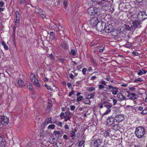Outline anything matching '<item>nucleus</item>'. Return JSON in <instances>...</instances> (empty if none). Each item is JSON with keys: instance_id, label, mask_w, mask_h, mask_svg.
<instances>
[{"instance_id": "nucleus-1", "label": "nucleus", "mask_w": 147, "mask_h": 147, "mask_svg": "<svg viewBox=\"0 0 147 147\" xmlns=\"http://www.w3.org/2000/svg\"><path fill=\"white\" fill-rule=\"evenodd\" d=\"M146 134V129L142 126H139L136 127L135 131L136 136L138 138H141Z\"/></svg>"}, {"instance_id": "nucleus-2", "label": "nucleus", "mask_w": 147, "mask_h": 147, "mask_svg": "<svg viewBox=\"0 0 147 147\" xmlns=\"http://www.w3.org/2000/svg\"><path fill=\"white\" fill-rule=\"evenodd\" d=\"M100 11V9L96 7H89L87 10V13L90 16H94L97 14Z\"/></svg>"}, {"instance_id": "nucleus-3", "label": "nucleus", "mask_w": 147, "mask_h": 147, "mask_svg": "<svg viewBox=\"0 0 147 147\" xmlns=\"http://www.w3.org/2000/svg\"><path fill=\"white\" fill-rule=\"evenodd\" d=\"M34 9L36 15L43 19L46 18L45 14V12L42 10L38 6L34 7Z\"/></svg>"}, {"instance_id": "nucleus-4", "label": "nucleus", "mask_w": 147, "mask_h": 147, "mask_svg": "<svg viewBox=\"0 0 147 147\" xmlns=\"http://www.w3.org/2000/svg\"><path fill=\"white\" fill-rule=\"evenodd\" d=\"M103 135L104 137L105 138H111L114 136L115 133L112 130L109 129L104 131L103 133Z\"/></svg>"}, {"instance_id": "nucleus-5", "label": "nucleus", "mask_w": 147, "mask_h": 147, "mask_svg": "<svg viewBox=\"0 0 147 147\" xmlns=\"http://www.w3.org/2000/svg\"><path fill=\"white\" fill-rule=\"evenodd\" d=\"M106 24L102 21H100L97 23L96 26V29L98 31L101 32L104 30L105 28Z\"/></svg>"}, {"instance_id": "nucleus-6", "label": "nucleus", "mask_w": 147, "mask_h": 147, "mask_svg": "<svg viewBox=\"0 0 147 147\" xmlns=\"http://www.w3.org/2000/svg\"><path fill=\"white\" fill-rule=\"evenodd\" d=\"M9 122V118L7 117L0 115V126L7 125Z\"/></svg>"}, {"instance_id": "nucleus-7", "label": "nucleus", "mask_w": 147, "mask_h": 147, "mask_svg": "<svg viewBox=\"0 0 147 147\" xmlns=\"http://www.w3.org/2000/svg\"><path fill=\"white\" fill-rule=\"evenodd\" d=\"M138 19L141 21H143L147 18V15L144 11H140L138 15Z\"/></svg>"}, {"instance_id": "nucleus-8", "label": "nucleus", "mask_w": 147, "mask_h": 147, "mask_svg": "<svg viewBox=\"0 0 147 147\" xmlns=\"http://www.w3.org/2000/svg\"><path fill=\"white\" fill-rule=\"evenodd\" d=\"M141 22L140 21H136L133 22V25H132V29L131 30L134 31L137 28H140L141 26H140Z\"/></svg>"}, {"instance_id": "nucleus-9", "label": "nucleus", "mask_w": 147, "mask_h": 147, "mask_svg": "<svg viewBox=\"0 0 147 147\" xmlns=\"http://www.w3.org/2000/svg\"><path fill=\"white\" fill-rule=\"evenodd\" d=\"M99 22L97 18L95 17L91 18L90 20V24L93 26H96L97 23Z\"/></svg>"}, {"instance_id": "nucleus-10", "label": "nucleus", "mask_w": 147, "mask_h": 147, "mask_svg": "<svg viewBox=\"0 0 147 147\" xmlns=\"http://www.w3.org/2000/svg\"><path fill=\"white\" fill-rule=\"evenodd\" d=\"M113 27L111 24H109L108 26H106L104 30L106 33H109L110 32H113Z\"/></svg>"}, {"instance_id": "nucleus-11", "label": "nucleus", "mask_w": 147, "mask_h": 147, "mask_svg": "<svg viewBox=\"0 0 147 147\" xmlns=\"http://www.w3.org/2000/svg\"><path fill=\"white\" fill-rule=\"evenodd\" d=\"M115 120L112 117H109L107 120V123L109 126H111L114 124Z\"/></svg>"}, {"instance_id": "nucleus-12", "label": "nucleus", "mask_w": 147, "mask_h": 147, "mask_svg": "<svg viewBox=\"0 0 147 147\" xmlns=\"http://www.w3.org/2000/svg\"><path fill=\"white\" fill-rule=\"evenodd\" d=\"M65 113L66 114V115L64 118L65 119L64 121H67L68 120H70L72 117V115L71 113L68 111H65Z\"/></svg>"}, {"instance_id": "nucleus-13", "label": "nucleus", "mask_w": 147, "mask_h": 147, "mask_svg": "<svg viewBox=\"0 0 147 147\" xmlns=\"http://www.w3.org/2000/svg\"><path fill=\"white\" fill-rule=\"evenodd\" d=\"M102 139H97L95 140L94 142V145L96 147H98L100 146L102 142Z\"/></svg>"}, {"instance_id": "nucleus-14", "label": "nucleus", "mask_w": 147, "mask_h": 147, "mask_svg": "<svg viewBox=\"0 0 147 147\" xmlns=\"http://www.w3.org/2000/svg\"><path fill=\"white\" fill-rule=\"evenodd\" d=\"M115 119L117 122H119L124 120V116L123 115H117L115 117Z\"/></svg>"}, {"instance_id": "nucleus-15", "label": "nucleus", "mask_w": 147, "mask_h": 147, "mask_svg": "<svg viewBox=\"0 0 147 147\" xmlns=\"http://www.w3.org/2000/svg\"><path fill=\"white\" fill-rule=\"evenodd\" d=\"M103 103L104 107L106 108L107 109H110L113 107L111 104L107 101L103 102Z\"/></svg>"}, {"instance_id": "nucleus-16", "label": "nucleus", "mask_w": 147, "mask_h": 147, "mask_svg": "<svg viewBox=\"0 0 147 147\" xmlns=\"http://www.w3.org/2000/svg\"><path fill=\"white\" fill-rule=\"evenodd\" d=\"M117 97L121 100H125V98L121 93H118L117 94Z\"/></svg>"}, {"instance_id": "nucleus-17", "label": "nucleus", "mask_w": 147, "mask_h": 147, "mask_svg": "<svg viewBox=\"0 0 147 147\" xmlns=\"http://www.w3.org/2000/svg\"><path fill=\"white\" fill-rule=\"evenodd\" d=\"M111 91L113 94L115 95L118 92V89L117 87H115L113 89L111 90Z\"/></svg>"}, {"instance_id": "nucleus-18", "label": "nucleus", "mask_w": 147, "mask_h": 147, "mask_svg": "<svg viewBox=\"0 0 147 147\" xmlns=\"http://www.w3.org/2000/svg\"><path fill=\"white\" fill-rule=\"evenodd\" d=\"M32 82H33L34 84L37 87H40V85L39 82L36 79L34 80Z\"/></svg>"}, {"instance_id": "nucleus-19", "label": "nucleus", "mask_w": 147, "mask_h": 147, "mask_svg": "<svg viewBox=\"0 0 147 147\" xmlns=\"http://www.w3.org/2000/svg\"><path fill=\"white\" fill-rule=\"evenodd\" d=\"M61 46L64 49H66L68 48V45L65 41L63 42H62Z\"/></svg>"}, {"instance_id": "nucleus-20", "label": "nucleus", "mask_w": 147, "mask_h": 147, "mask_svg": "<svg viewBox=\"0 0 147 147\" xmlns=\"http://www.w3.org/2000/svg\"><path fill=\"white\" fill-rule=\"evenodd\" d=\"M120 128L121 127L118 124L115 125L113 127V129L116 131L119 130Z\"/></svg>"}, {"instance_id": "nucleus-21", "label": "nucleus", "mask_w": 147, "mask_h": 147, "mask_svg": "<svg viewBox=\"0 0 147 147\" xmlns=\"http://www.w3.org/2000/svg\"><path fill=\"white\" fill-rule=\"evenodd\" d=\"M98 49H99V51L100 52H102L105 49V46L103 45H100L97 47Z\"/></svg>"}, {"instance_id": "nucleus-22", "label": "nucleus", "mask_w": 147, "mask_h": 147, "mask_svg": "<svg viewBox=\"0 0 147 147\" xmlns=\"http://www.w3.org/2000/svg\"><path fill=\"white\" fill-rule=\"evenodd\" d=\"M30 78L32 82L36 79L35 75L34 74H31L30 76Z\"/></svg>"}, {"instance_id": "nucleus-23", "label": "nucleus", "mask_w": 147, "mask_h": 147, "mask_svg": "<svg viewBox=\"0 0 147 147\" xmlns=\"http://www.w3.org/2000/svg\"><path fill=\"white\" fill-rule=\"evenodd\" d=\"M98 3L100 5H102V7H105L107 6V1H105L104 2H103L102 1H99L98 2Z\"/></svg>"}, {"instance_id": "nucleus-24", "label": "nucleus", "mask_w": 147, "mask_h": 147, "mask_svg": "<svg viewBox=\"0 0 147 147\" xmlns=\"http://www.w3.org/2000/svg\"><path fill=\"white\" fill-rule=\"evenodd\" d=\"M86 97L88 99L94 98V96L91 94H89L88 93H86Z\"/></svg>"}, {"instance_id": "nucleus-25", "label": "nucleus", "mask_w": 147, "mask_h": 147, "mask_svg": "<svg viewBox=\"0 0 147 147\" xmlns=\"http://www.w3.org/2000/svg\"><path fill=\"white\" fill-rule=\"evenodd\" d=\"M143 81V80L141 78H137L135 79L134 82V83H138L139 82H141Z\"/></svg>"}, {"instance_id": "nucleus-26", "label": "nucleus", "mask_w": 147, "mask_h": 147, "mask_svg": "<svg viewBox=\"0 0 147 147\" xmlns=\"http://www.w3.org/2000/svg\"><path fill=\"white\" fill-rule=\"evenodd\" d=\"M51 123H52L51 121V117H49L46 119L45 124L46 125H47L48 124Z\"/></svg>"}, {"instance_id": "nucleus-27", "label": "nucleus", "mask_w": 147, "mask_h": 147, "mask_svg": "<svg viewBox=\"0 0 147 147\" xmlns=\"http://www.w3.org/2000/svg\"><path fill=\"white\" fill-rule=\"evenodd\" d=\"M132 27V25H131V26L130 27L128 25H125V28L127 30H129L133 32L134 30H131L132 29V28H131Z\"/></svg>"}, {"instance_id": "nucleus-28", "label": "nucleus", "mask_w": 147, "mask_h": 147, "mask_svg": "<svg viewBox=\"0 0 147 147\" xmlns=\"http://www.w3.org/2000/svg\"><path fill=\"white\" fill-rule=\"evenodd\" d=\"M1 44L3 46L5 50H7L8 49V47L5 43L4 41H3L1 42Z\"/></svg>"}, {"instance_id": "nucleus-29", "label": "nucleus", "mask_w": 147, "mask_h": 147, "mask_svg": "<svg viewBox=\"0 0 147 147\" xmlns=\"http://www.w3.org/2000/svg\"><path fill=\"white\" fill-rule=\"evenodd\" d=\"M83 101L84 103L86 104H89L90 103V100L86 97L84 99Z\"/></svg>"}, {"instance_id": "nucleus-30", "label": "nucleus", "mask_w": 147, "mask_h": 147, "mask_svg": "<svg viewBox=\"0 0 147 147\" xmlns=\"http://www.w3.org/2000/svg\"><path fill=\"white\" fill-rule=\"evenodd\" d=\"M27 88L29 89L30 90H32V87L31 84L29 82L27 83Z\"/></svg>"}, {"instance_id": "nucleus-31", "label": "nucleus", "mask_w": 147, "mask_h": 147, "mask_svg": "<svg viewBox=\"0 0 147 147\" xmlns=\"http://www.w3.org/2000/svg\"><path fill=\"white\" fill-rule=\"evenodd\" d=\"M20 19L16 18L15 24L16 26H18L19 24Z\"/></svg>"}, {"instance_id": "nucleus-32", "label": "nucleus", "mask_w": 147, "mask_h": 147, "mask_svg": "<svg viewBox=\"0 0 147 147\" xmlns=\"http://www.w3.org/2000/svg\"><path fill=\"white\" fill-rule=\"evenodd\" d=\"M18 84L20 86H23L24 84L23 82L21 80H18Z\"/></svg>"}, {"instance_id": "nucleus-33", "label": "nucleus", "mask_w": 147, "mask_h": 147, "mask_svg": "<svg viewBox=\"0 0 147 147\" xmlns=\"http://www.w3.org/2000/svg\"><path fill=\"white\" fill-rule=\"evenodd\" d=\"M133 13L132 12L129 11V13L127 15V16L129 18H131L132 16L133 15Z\"/></svg>"}, {"instance_id": "nucleus-34", "label": "nucleus", "mask_w": 147, "mask_h": 147, "mask_svg": "<svg viewBox=\"0 0 147 147\" xmlns=\"http://www.w3.org/2000/svg\"><path fill=\"white\" fill-rule=\"evenodd\" d=\"M111 111V109H107L106 111L103 113V116L106 115L109 113Z\"/></svg>"}, {"instance_id": "nucleus-35", "label": "nucleus", "mask_w": 147, "mask_h": 147, "mask_svg": "<svg viewBox=\"0 0 147 147\" xmlns=\"http://www.w3.org/2000/svg\"><path fill=\"white\" fill-rule=\"evenodd\" d=\"M44 132L43 131V130L41 131L39 134V135L40 136L41 138L44 137Z\"/></svg>"}, {"instance_id": "nucleus-36", "label": "nucleus", "mask_w": 147, "mask_h": 147, "mask_svg": "<svg viewBox=\"0 0 147 147\" xmlns=\"http://www.w3.org/2000/svg\"><path fill=\"white\" fill-rule=\"evenodd\" d=\"M83 98V96H79L76 99V101L77 102H79Z\"/></svg>"}, {"instance_id": "nucleus-37", "label": "nucleus", "mask_w": 147, "mask_h": 147, "mask_svg": "<svg viewBox=\"0 0 147 147\" xmlns=\"http://www.w3.org/2000/svg\"><path fill=\"white\" fill-rule=\"evenodd\" d=\"M51 105L49 103H48V105L47 106V109H46V112H49V110L51 108Z\"/></svg>"}, {"instance_id": "nucleus-38", "label": "nucleus", "mask_w": 147, "mask_h": 147, "mask_svg": "<svg viewBox=\"0 0 147 147\" xmlns=\"http://www.w3.org/2000/svg\"><path fill=\"white\" fill-rule=\"evenodd\" d=\"M65 117V115H64V113L63 112L61 113L60 114V117L61 119H64Z\"/></svg>"}, {"instance_id": "nucleus-39", "label": "nucleus", "mask_w": 147, "mask_h": 147, "mask_svg": "<svg viewBox=\"0 0 147 147\" xmlns=\"http://www.w3.org/2000/svg\"><path fill=\"white\" fill-rule=\"evenodd\" d=\"M75 134L74 131H71L70 133V135L71 137L73 138L75 135Z\"/></svg>"}, {"instance_id": "nucleus-40", "label": "nucleus", "mask_w": 147, "mask_h": 147, "mask_svg": "<svg viewBox=\"0 0 147 147\" xmlns=\"http://www.w3.org/2000/svg\"><path fill=\"white\" fill-rule=\"evenodd\" d=\"M71 52L72 55L74 56H75L76 55L77 52L75 50L73 49L71 51Z\"/></svg>"}, {"instance_id": "nucleus-41", "label": "nucleus", "mask_w": 147, "mask_h": 147, "mask_svg": "<svg viewBox=\"0 0 147 147\" xmlns=\"http://www.w3.org/2000/svg\"><path fill=\"white\" fill-rule=\"evenodd\" d=\"M111 98V99H113V105H115L117 102V100L115 99H114L113 97Z\"/></svg>"}, {"instance_id": "nucleus-42", "label": "nucleus", "mask_w": 147, "mask_h": 147, "mask_svg": "<svg viewBox=\"0 0 147 147\" xmlns=\"http://www.w3.org/2000/svg\"><path fill=\"white\" fill-rule=\"evenodd\" d=\"M16 19H20V14L19 13L18 11H16Z\"/></svg>"}, {"instance_id": "nucleus-43", "label": "nucleus", "mask_w": 147, "mask_h": 147, "mask_svg": "<svg viewBox=\"0 0 147 147\" xmlns=\"http://www.w3.org/2000/svg\"><path fill=\"white\" fill-rule=\"evenodd\" d=\"M143 115H146L147 114V110L146 109L143 110L141 113Z\"/></svg>"}, {"instance_id": "nucleus-44", "label": "nucleus", "mask_w": 147, "mask_h": 147, "mask_svg": "<svg viewBox=\"0 0 147 147\" xmlns=\"http://www.w3.org/2000/svg\"><path fill=\"white\" fill-rule=\"evenodd\" d=\"M138 98L137 96H132L129 97V99L131 100H134Z\"/></svg>"}, {"instance_id": "nucleus-45", "label": "nucleus", "mask_w": 147, "mask_h": 147, "mask_svg": "<svg viewBox=\"0 0 147 147\" xmlns=\"http://www.w3.org/2000/svg\"><path fill=\"white\" fill-rule=\"evenodd\" d=\"M144 74L143 70L142 71L141 69H140L138 70V74L139 75H141Z\"/></svg>"}, {"instance_id": "nucleus-46", "label": "nucleus", "mask_w": 147, "mask_h": 147, "mask_svg": "<svg viewBox=\"0 0 147 147\" xmlns=\"http://www.w3.org/2000/svg\"><path fill=\"white\" fill-rule=\"evenodd\" d=\"M84 140H82L81 141H80L79 142L78 146H82L83 144L84 143Z\"/></svg>"}, {"instance_id": "nucleus-47", "label": "nucleus", "mask_w": 147, "mask_h": 147, "mask_svg": "<svg viewBox=\"0 0 147 147\" xmlns=\"http://www.w3.org/2000/svg\"><path fill=\"white\" fill-rule=\"evenodd\" d=\"M55 127V125L54 124H52L49 125L48 126V128L49 129H54Z\"/></svg>"}, {"instance_id": "nucleus-48", "label": "nucleus", "mask_w": 147, "mask_h": 147, "mask_svg": "<svg viewBox=\"0 0 147 147\" xmlns=\"http://www.w3.org/2000/svg\"><path fill=\"white\" fill-rule=\"evenodd\" d=\"M45 87L47 88V89L48 90H51V86H49L47 84H46L45 85Z\"/></svg>"}, {"instance_id": "nucleus-49", "label": "nucleus", "mask_w": 147, "mask_h": 147, "mask_svg": "<svg viewBox=\"0 0 147 147\" xmlns=\"http://www.w3.org/2000/svg\"><path fill=\"white\" fill-rule=\"evenodd\" d=\"M5 143L4 142L2 141L1 142H0V147H5Z\"/></svg>"}, {"instance_id": "nucleus-50", "label": "nucleus", "mask_w": 147, "mask_h": 147, "mask_svg": "<svg viewBox=\"0 0 147 147\" xmlns=\"http://www.w3.org/2000/svg\"><path fill=\"white\" fill-rule=\"evenodd\" d=\"M56 28L57 29V31H59V29H60V28H61V27L60 26L57 25V24H55Z\"/></svg>"}, {"instance_id": "nucleus-51", "label": "nucleus", "mask_w": 147, "mask_h": 147, "mask_svg": "<svg viewBox=\"0 0 147 147\" xmlns=\"http://www.w3.org/2000/svg\"><path fill=\"white\" fill-rule=\"evenodd\" d=\"M58 126H60V127H62V123L60 122L59 121H56L55 123Z\"/></svg>"}, {"instance_id": "nucleus-52", "label": "nucleus", "mask_w": 147, "mask_h": 147, "mask_svg": "<svg viewBox=\"0 0 147 147\" xmlns=\"http://www.w3.org/2000/svg\"><path fill=\"white\" fill-rule=\"evenodd\" d=\"M49 34L51 36H52V37L53 38H55V35L54 33L53 32H51L49 33Z\"/></svg>"}, {"instance_id": "nucleus-53", "label": "nucleus", "mask_w": 147, "mask_h": 147, "mask_svg": "<svg viewBox=\"0 0 147 147\" xmlns=\"http://www.w3.org/2000/svg\"><path fill=\"white\" fill-rule=\"evenodd\" d=\"M63 5L65 6H67V0H63Z\"/></svg>"}, {"instance_id": "nucleus-54", "label": "nucleus", "mask_w": 147, "mask_h": 147, "mask_svg": "<svg viewBox=\"0 0 147 147\" xmlns=\"http://www.w3.org/2000/svg\"><path fill=\"white\" fill-rule=\"evenodd\" d=\"M95 88L94 87H90L88 89V90L90 91H92L93 90H95Z\"/></svg>"}, {"instance_id": "nucleus-55", "label": "nucleus", "mask_w": 147, "mask_h": 147, "mask_svg": "<svg viewBox=\"0 0 147 147\" xmlns=\"http://www.w3.org/2000/svg\"><path fill=\"white\" fill-rule=\"evenodd\" d=\"M98 86L99 89H103L105 88V87L104 86L101 85H98Z\"/></svg>"}, {"instance_id": "nucleus-56", "label": "nucleus", "mask_w": 147, "mask_h": 147, "mask_svg": "<svg viewBox=\"0 0 147 147\" xmlns=\"http://www.w3.org/2000/svg\"><path fill=\"white\" fill-rule=\"evenodd\" d=\"M114 87H114V86H112L110 85H108V88L109 90H110L111 89H113L114 88Z\"/></svg>"}, {"instance_id": "nucleus-57", "label": "nucleus", "mask_w": 147, "mask_h": 147, "mask_svg": "<svg viewBox=\"0 0 147 147\" xmlns=\"http://www.w3.org/2000/svg\"><path fill=\"white\" fill-rule=\"evenodd\" d=\"M103 102L102 103H99L98 104V106L100 107V108H102L103 107Z\"/></svg>"}, {"instance_id": "nucleus-58", "label": "nucleus", "mask_w": 147, "mask_h": 147, "mask_svg": "<svg viewBox=\"0 0 147 147\" xmlns=\"http://www.w3.org/2000/svg\"><path fill=\"white\" fill-rule=\"evenodd\" d=\"M24 1L25 0H20V4L21 5H23L25 3L26 4V3Z\"/></svg>"}, {"instance_id": "nucleus-59", "label": "nucleus", "mask_w": 147, "mask_h": 147, "mask_svg": "<svg viewBox=\"0 0 147 147\" xmlns=\"http://www.w3.org/2000/svg\"><path fill=\"white\" fill-rule=\"evenodd\" d=\"M86 71V68H84L83 69H82V72L84 74V75L85 74Z\"/></svg>"}, {"instance_id": "nucleus-60", "label": "nucleus", "mask_w": 147, "mask_h": 147, "mask_svg": "<svg viewBox=\"0 0 147 147\" xmlns=\"http://www.w3.org/2000/svg\"><path fill=\"white\" fill-rule=\"evenodd\" d=\"M70 108L71 111H73L75 109V107L74 105H71L70 106Z\"/></svg>"}, {"instance_id": "nucleus-61", "label": "nucleus", "mask_w": 147, "mask_h": 147, "mask_svg": "<svg viewBox=\"0 0 147 147\" xmlns=\"http://www.w3.org/2000/svg\"><path fill=\"white\" fill-rule=\"evenodd\" d=\"M64 127L65 129L68 130L69 129V127L67 124H65L64 126Z\"/></svg>"}, {"instance_id": "nucleus-62", "label": "nucleus", "mask_w": 147, "mask_h": 147, "mask_svg": "<svg viewBox=\"0 0 147 147\" xmlns=\"http://www.w3.org/2000/svg\"><path fill=\"white\" fill-rule=\"evenodd\" d=\"M135 89H136V88L134 87H131L129 88V90L131 91H134L135 90Z\"/></svg>"}, {"instance_id": "nucleus-63", "label": "nucleus", "mask_w": 147, "mask_h": 147, "mask_svg": "<svg viewBox=\"0 0 147 147\" xmlns=\"http://www.w3.org/2000/svg\"><path fill=\"white\" fill-rule=\"evenodd\" d=\"M69 77L72 79H73L74 78V76L72 74H71L69 75Z\"/></svg>"}, {"instance_id": "nucleus-64", "label": "nucleus", "mask_w": 147, "mask_h": 147, "mask_svg": "<svg viewBox=\"0 0 147 147\" xmlns=\"http://www.w3.org/2000/svg\"><path fill=\"white\" fill-rule=\"evenodd\" d=\"M63 138L64 139L66 140H67L68 138L67 136L66 135H64L63 136Z\"/></svg>"}]
</instances>
